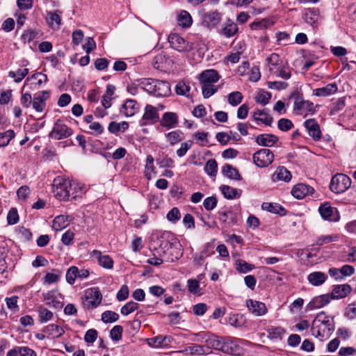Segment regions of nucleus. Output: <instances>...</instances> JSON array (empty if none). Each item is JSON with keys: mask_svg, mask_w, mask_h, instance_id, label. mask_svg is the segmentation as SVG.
<instances>
[{"mask_svg": "<svg viewBox=\"0 0 356 356\" xmlns=\"http://www.w3.org/2000/svg\"><path fill=\"white\" fill-rule=\"evenodd\" d=\"M180 218V212L177 207L172 208L167 214V219L174 223L178 221Z\"/></svg>", "mask_w": 356, "mask_h": 356, "instance_id": "nucleus-63", "label": "nucleus"}, {"mask_svg": "<svg viewBox=\"0 0 356 356\" xmlns=\"http://www.w3.org/2000/svg\"><path fill=\"white\" fill-rule=\"evenodd\" d=\"M225 338L213 334H209L205 339L208 348H213L222 353L227 351V348L225 347Z\"/></svg>", "mask_w": 356, "mask_h": 356, "instance_id": "nucleus-12", "label": "nucleus"}, {"mask_svg": "<svg viewBox=\"0 0 356 356\" xmlns=\"http://www.w3.org/2000/svg\"><path fill=\"white\" fill-rule=\"evenodd\" d=\"M238 25L234 22L228 20L222 24L220 33L225 38H229L234 36L238 32Z\"/></svg>", "mask_w": 356, "mask_h": 356, "instance_id": "nucleus-24", "label": "nucleus"}, {"mask_svg": "<svg viewBox=\"0 0 356 356\" xmlns=\"http://www.w3.org/2000/svg\"><path fill=\"white\" fill-rule=\"evenodd\" d=\"M102 296L97 288H90L85 291L82 298L84 308L90 309L97 307L102 302Z\"/></svg>", "mask_w": 356, "mask_h": 356, "instance_id": "nucleus-4", "label": "nucleus"}, {"mask_svg": "<svg viewBox=\"0 0 356 356\" xmlns=\"http://www.w3.org/2000/svg\"><path fill=\"white\" fill-rule=\"evenodd\" d=\"M47 76L42 72L33 74L31 76L28 77L24 84V87H29L32 90L39 89L42 83L47 81Z\"/></svg>", "mask_w": 356, "mask_h": 356, "instance_id": "nucleus-9", "label": "nucleus"}, {"mask_svg": "<svg viewBox=\"0 0 356 356\" xmlns=\"http://www.w3.org/2000/svg\"><path fill=\"white\" fill-rule=\"evenodd\" d=\"M123 328L121 325H115L110 332L111 338L113 341H119L122 338Z\"/></svg>", "mask_w": 356, "mask_h": 356, "instance_id": "nucleus-60", "label": "nucleus"}, {"mask_svg": "<svg viewBox=\"0 0 356 356\" xmlns=\"http://www.w3.org/2000/svg\"><path fill=\"white\" fill-rule=\"evenodd\" d=\"M177 21L179 26L184 28H188L192 24V17L189 13L182 10L177 17Z\"/></svg>", "mask_w": 356, "mask_h": 356, "instance_id": "nucleus-42", "label": "nucleus"}, {"mask_svg": "<svg viewBox=\"0 0 356 356\" xmlns=\"http://www.w3.org/2000/svg\"><path fill=\"white\" fill-rule=\"evenodd\" d=\"M52 186L55 197L60 201L75 198L78 191L81 190L77 184L60 176L54 179Z\"/></svg>", "mask_w": 356, "mask_h": 356, "instance_id": "nucleus-1", "label": "nucleus"}, {"mask_svg": "<svg viewBox=\"0 0 356 356\" xmlns=\"http://www.w3.org/2000/svg\"><path fill=\"white\" fill-rule=\"evenodd\" d=\"M193 144L192 140H188L182 143L179 149L177 150V155L179 157H183L186 155L188 149H190Z\"/></svg>", "mask_w": 356, "mask_h": 356, "instance_id": "nucleus-59", "label": "nucleus"}, {"mask_svg": "<svg viewBox=\"0 0 356 356\" xmlns=\"http://www.w3.org/2000/svg\"><path fill=\"white\" fill-rule=\"evenodd\" d=\"M277 136L271 134H262L256 137V143L260 146L272 147L277 141Z\"/></svg>", "mask_w": 356, "mask_h": 356, "instance_id": "nucleus-22", "label": "nucleus"}, {"mask_svg": "<svg viewBox=\"0 0 356 356\" xmlns=\"http://www.w3.org/2000/svg\"><path fill=\"white\" fill-rule=\"evenodd\" d=\"M68 224V217L64 215H60L54 219L52 227L56 231H60L66 227Z\"/></svg>", "mask_w": 356, "mask_h": 356, "instance_id": "nucleus-39", "label": "nucleus"}, {"mask_svg": "<svg viewBox=\"0 0 356 356\" xmlns=\"http://www.w3.org/2000/svg\"><path fill=\"white\" fill-rule=\"evenodd\" d=\"M60 13H61L59 10H56L55 12H49L47 13L48 22L51 27H59V26L60 25Z\"/></svg>", "mask_w": 356, "mask_h": 356, "instance_id": "nucleus-44", "label": "nucleus"}, {"mask_svg": "<svg viewBox=\"0 0 356 356\" xmlns=\"http://www.w3.org/2000/svg\"><path fill=\"white\" fill-rule=\"evenodd\" d=\"M327 276L324 273L315 271L308 275L307 280L312 286L322 285L327 280Z\"/></svg>", "mask_w": 356, "mask_h": 356, "instance_id": "nucleus-26", "label": "nucleus"}, {"mask_svg": "<svg viewBox=\"0 0 356 356\" xmlns=\"http://www.w3.org/2000/svg\"><path fill=\"white\" fill-rule=\"evenodd\" d=\"M271 98V94L268 92L263 91L259 92L255 97V100L257 103L262 105L267 104Z\"/></svg>", "mask_w": 356, "mask_h": 356, "instance_id": "nucleus-58", "label": "nucleus"}, {"mask_svg": "<svg viewBox=\"0 0 356 356\" xmlns=\"http://www.w3.org/2000/svg\"><path fill=\"white\" fill-rule=\"evenodd\" d=\"M305 127L308 134L314 140H318L321 138V131L319 124L315 119H308L305 122Z\"/></svg>", "mask_w": 356, "mask_h": 356, "instance_id": "nucleus-15", "label": "nucleus"}, {"mask_svg": "<svg viewBox=\"0 0 356 356\" xmlns=\"http://www.w3.org/2000/svg\"><path fill=\"white\" fill-rule=\"evenodd\" d=\"M345 99V97L339 98L336 102H334L332 104L330 110V113L332 115L336 114L337 113L341 111L344 108L346 105Z\"/></svg>", "mask_w": 356, "mask_h": 356, "instance_id": "nucleus-55", "label": "nucleus"}, {"mask_svg": "<svg viewBox=\"0 0 356 356\" xmlns=\"http://www.w3.org/2000/svg\"><path fill=\"white\" fill-rule=\"evenodd\" d=\"M293 122L286 118H282L278 121L277 127L282 131H288L293 127Z\"/></svg>", "mask_w": 356, "mask_h": 356, "instance_id": "nucleus-62", "label": "nucleus"}, {"mask_svg": "<svg viewBox=\"0 0 356 356\" xmlns=\"http://www.w3.org/2000/svg\"><path fill=\"white\" fill-rule=\"evenodd\" d=\"M72 129L65 124L61 120H57L54 124L49 136L54 140H61L70 136Z\"/></svg>", "mask_w": 356, "mask_h": 356, "instance_id": "nucleus-5", "label": "nucleus"}, {"mask_svg": "<svg viewBox=\"0 0 356 356\" xmlns=\"http://www.w3.org/2000/svg\"><path fill=\"white\" fill-rule=\"evenodd\" d=\"M338 87L337 83H329L325 87L316 88L314 90V95L318 97H327L337 92Z\"/></svg>", "mask_w": 356, "mask_h": 356, "instance_id": "nucleus-31", "label": "nucleus"}, {"mask_svg": "<svg viewBox=\"0 0 356 356\" xmlns=\"http://www.w3.org/2000/svg\"><path fill=\"white\" fill-rule=\"evenodd\" d=\"M119 319L118 314L113 311H106L102 314V321L105 323H114Z\"/></svg>", "mask_w": 356, "mask_h": 356, "instance_id": "nucleus-51", "label": "nucleus"}, {"mask_svg": "<svg viewBox=\"0 0 356 356\" xmlns=\"http://www.w3.org/2000/svg\"><path fill=\"white\" fill-rule=\"evenodd\" d=\"M351 287L347 284L334 285L330 294L331 299H341L348 296L351 292Z\"/></svg>", "mask_w": 356, "mask_h": 356, "instance_id": "nucleus-17", "label": "nucleus"}, {"mask_svg": "<svg viewBox=\"0 0 356 356\" xmlns=\"http://www.w3.org/2000/svg\"><path fill=\"white\" fill-rule=\"evenodd\" d=\"M44 332L51 336L53 338H58L63 334L64 330L58 325L49 324L45 327Z\"/></svg>", "mask_w": 356, "mask_h": 356, "instance_id": "nucleus-40", "label": "nucleus"}, {"mask_svg": "<svg viewBox=\"0 0 356 356\" xmlns=\"http://www.w3.org/2000/svg\"><path fill=\"white\" fill-rule=\"evenodd\" d=\"M351 185L350 178L342 173H337L332 177L330 184V190L335 193H342L348 190Z\"/></svg>", "mask_w": 356, "mask_h": 356, "instance_id": "nucleus-3", "label": "nucleus"}, {"mask_svg": "<svg viewBox=\"0 0 356 356\" xmlns=\"http://www.w3.org/2000/svg\"><path fill=\"white\" fill-rule=\"evenodd\" d=\"M318 211L324 220L336 222L339 219L337 209L332 207L329 202L322 204L318 208Z\"/></svg>", "mask_w": 356, "mask_h": 356, "instance_id": "nucleus-10", "label": "nucleus"}, {"mask_svg": "<svg viewBox=\"0 0 356 356\" xmlns=\"http://www.w3.org/2000/svg\"><path fill=\"white\" fill-rule=\"evenodd\" d=\"M268 336L271 339H282L285 330L281 327H273L267 330Z\"/></svg>", "mask_w": 356, "mask_h": 356, "instance_id": "nucleus-50", "label": "nucleus"}, {"mask_svg": "<svg viewBox=\"0 0 356 356\" xmlns=\"http://www.w3.org/2000/svg\"><path fill=\"white\" fill-rule=\"evenodd\" d=\"M201 85L202 95L204 98L210 97L218 90V88L213 86V84L201 83Z\"/></svg>", "mask_w": 356, "mask_h": 356, "instance_id": "nucleus-52", "label": "nucleus"}, {"mask_svg": "<svg viewBox=\"0 0 356 356\" xmlns=\"http://www.w3.org/2000/svg\"><path fill=\"white\" fill-rule=\"evenodd\" d=\"M220 220L225 224L232 226L237 223V216L232 211L222 212L220 214Z\"/></svg>", "mask_w": 356, "mask_h": 356, "instance_id": "nucleus-43", "label": "nucleus"}, {"mask_svg": "<svg viewBox=\"0 0 356 356\" xmlns=\"http://www.w3.org/2000/svg\"><path fill=\"white\" fill-rule=\"evenodd\" d=\"M203 205L206 210L211 211L217 205V199L213 196L208 197L204 200Z\"/></svg>", "mask_w": 356, "mask_h": 356, "instance_id": "nucleus-64", "label": "nucleus"}, {"mask_svg": "<svg viewBox=\"0 0 356 356\" xmlns=\"http://www.w3.org/2000/svg\"><path fill=\"white\" fill-rule=\"evenodd\" d=\"M159 120V113L157 109L152 106L147 105L145 108V113L143 116V121L145 122H141L142 124H147L148 123H154Z\"/></svg>", "mask_w": 356, "mask_h": 356, "instance_id": "nucleus-20", "label": "nucleus"}, {"mask_svg": "<svg viewBox=\"0 0 356 356\" xmlns=\"http://www.w3.org/2000/svg\"><path fill=\"white\" fill-rule=\"evenodd\" d=\"M14 137L15 132L11 129L0 133V147L7 146Z\"/></svg>", "mask_w": 356, "mask_h": 356, "instance_id": "nucleus-47", "label": "nucleus"}, {"mask_svg": "<svg viewBox=\"0 0 356 356\" xmlns=\"http://www.w3.org/2000/svg\"><path fill=\"white\" fill-rule=\"evenodd\" d=\"M224 197L228 200L238 199L241 197L242 191L232 188L227 185H222L220 187Z\"/></svg>", "mask_w": 356, "mask_h": 356, "instance_id": "nucleus-33", "label": "nucleus"}, {"mask_svg": "<svg viewBox=\"0 0 356 356\" xmlns=\"http://www.w3.org/2000/svg\"><path fill=\"white\" fill-rule=\"evenodd\" d=\"M250 343L249 341L237 338L225 337V347L227 351H224L227 354H240L241 351V346Z\"/></svg>", "mask_w": 356, "mask_h": 356, "instance_id": "nucleus-8", "label": "nucleus"}, {"mask_svg": "<svg viewBox=\"0 0 356 356\" xmlns=\"http://www.w3.org/2000/svg\"><path fill=\"white\" fill-rule=\"evenodd\" d=\"M268 66L270 73H273L282 64V61L277 54L273 53L266 58Z\"/></svg>", "mask_w": 356, "mask_h": 356, "instance_id": "nucleus-38", "label": "nucleus"}, {"mask_svg": "<svg viewBox=\"0 0 356 356\" xmlns=\"http://www.w3.org/2000/svg\"><path fill=\"white\" fill-rule=\"evenodd\" d=\"M165 339H166L165 337H163L162 336H158L154 338L148 339V343L149 346H151L152 347L157 348V347H160V346L166 345Z\"/></svg>", "mask_w": 356, "mask_h": 356, "instance_id": "nucleus-61", "label": "nucleus"}, {"mask_svg": "<svg viewBox=\"0 0 356 356\" xmlns=\"http://www.w3.org/2000/svg\"><path fill=\"white\" fill-rule=\"evenodd\" d=\"M291 178V175L290 171H289L286 168L281 166L277 168L276 171L273 173L272 176V179L274 181H289Z\"/></svg>", "mask_w": 356, "mask_h": 356, "instance_id": "nucleus-34", "label": "nucleus"}, {"mask_svg": "<svg viewBox=\"0 0 356 356\" xmlns=\"http://www.w3.org/2000/svg\"><path fill=\"white\" fill-rule=\"evenodd\" d=\"M270 24H271L268 19H264L261 21H257L251 23L250 26L252 30H260L268 28Z\"/></svg>", "mask_w": 356, "mask_h": 356, "instance_id": "nucleus-57", "label": "nucleus"}, {"mask_svg": "<svg viewBox=\"0 0 356 356\" xmlns=\"http://www.w3.org/2000/svg\"><path fill=\"white\" fill-rule=\"evenodd\" d=\"M139 305L134 301H130L125 304L120 310L123 316H127L138 309Z\"/></svg>", "mask_w": 356, "mask_h": 356, "instance_id": "nucleus-54", "label": "nucleus"}, {"mask_svg": "<svg viewBox=\"0 0 356 356\" xmlns=\"http://www.w3.org/2000/svg\"><path fill=\"white\" fill-rule=\"evenodd\" d=\"M155 86L154 92L155 96L165 97L170 94V88L168 82L156 79Z\"/></svg>", "mask_w": 356, "mask_h": 356, "instance_id": "nucleus-30", "label": "nucleus"}, {"mask_svg": "<svg viewBox=\"0 0 356 356\" xmlns=\"http://www.w3.org/2000/svg\"><path fill=\"white\" fill-rule=\"evenodd\" d=\"M246 305L251 313L257 316H261L266 314V305L261 302L249 299L246 301Z\"/></svg>", "mask_w": 356, "mask_h": 356, "instance_id": "nucleus-16", "label": "nucleus"}, {"mask_svg": "<svg viewBox=\"0 0 356 356\" xmlns=\"http://www.w3.org/2000/svg\"><path fill=\"white\" fill-rule=\"evenodd\" d=\"M168 42L172 48L179 52L187 51L192 49L189 42L176 33H172L169 35Z\"/></svg>", "mask_w": 356, "mask_h": 356, "instance_id": "nucleus-7", "label": "nucleus"}, {"mask_svg": "<svg viewBox=\"0 0 356 356\" xmlns=\"http://www.w3.org/2000/svg\"><path fill=\"white\" fill-rule=\"evenodd\" d=\"M295 96L293 110L294 111H306L314 113L315 112V106L314 103L309 100H304L300 95H293Z\"/></svg>", "mask_w": 356, "mask_h": 356, "instance_id": "nucleus-13", "label": "nucleus"}, {"mask_svg": "<svg viewBox=\"0 0 356 356\" xmlns=\"http://www.w3.org/2000/svg\"><path fill=\"white\" fill-rule=\"evenodd\" d=\"M263 210H266L273 213L284 216L286 213V209L277 203L264 202L261 205Z\"/></svg>", "mask_w": 356, "mask_h": 356, "instance_id": "nucleus-35", "label": "nucleus"}, {"mask_svg": "<svg viewBox=\"0 0 356 356\" xmlns=\"http://www.w3.org/2000/svg\"><path fill=\"white\" fill-rule=\"evenodd\" d=\"M168 141L171 145H174L184 138L183 132L179 130L172 131L165 134Z\"/></svg>", "mask_w": 356, "mask_h": 356, "instance_id": "nucleus-41", "label": "nucleus"}, {"mask_svg": "<svg viewBox=\"0 0 356 356\" xmlns=\"http://www.w3.org/2000/svg\"><path fill=\"white\" fill-rule=\"evenodd\" d=\"M89 275V272L86 268H68L66 273V280L73 284L76 279L86 278Z\"/></svg>", "mask_w": 356, "mask_h": 356, "instance_id": "nucleus-14", "label": "nucleus"}, {"mask_svg": "<svg viewBox=\"0 0 356 356\" xmlns=\"http://www.w3.org/2000/svg\"><path fill=\"white\" fill-rule=\"evenodd\" d=\"M319 10L315 8H307L303 14V19L306 23L312 26H316L319 18Z\"/></svg>", "mask_w": 356, "mask_h": 356, "instance_id": "nucleus-23", "label": "nucleus"}, {"mask_svg": "<svg viewBox=\"0 0 356 356\" xmlns=\"http://www.w3.org/2000/svg\"><path fill=\"white\" fill-rule=\"evenodd\" d=\"M334 330L333 318L325 315L324 312L318 313L313 321L312 325V335L323 340L327 339Z\"/></svg>", "mask_w": 356, "mask_h": 356, "instance_id": "nucleus-2", "label": "nucleus"}, {"mask_svg": "<svg viewBox=\"0 0 356 356\" xmlns=\"http://www.w3.org/2000/svg\"><path fill=\"white\" fill-rule=\"evenodd\" d=\"M156 79H152L149 78L139 79L140 88L147 92L148 93L153 94L155 90V83Z\"/></svg>", "mask_w": 356, "mask_h": 356, "instance_id": "nucleus-37", "label": "nucleus"}, {"mask_svg": "<svg viewBox=\"0 0 356 356\" xmlns=\"http://www.w3.org/2000/svg\"><path fill=\"white\" fill-rule=\"evenodd\" d=\"M221 14L217 10L205 13L202 17V26L211 29L216 27L221 21Z\"/></svg>", "mask_w": 356, "mask_h": 356, "instance_id": "nucleus-11", "label": "nucleus"}, {"mask_svg": "<svg viewBox=\"0 0 356 356\" xmlns=\"http://www.w3.org/2000/svg\"><path fill=\"white\" fill-rule=\"evenodd\" d=\"M222 173L231 179L240 181L242 179L238 170L230 164H225L222 168Z\"/></svg>", "mask_w": 356, "mask_h": 356, "instance_id": "nucleus-36", "label": "nucleus"}, {"mask_svg": "<svg viewBox=\"0 0 356 356\" xmlns=\"http://www.w3.org/2000/svg\"><path fill=\"white\" fill-rule=\"evenodd\" d=\"M218 72L213 69L204 70L199 76L200 83L213 84L220 79Z\"/></svg>", "mask_w": 356, "mask_h": 356, "instance_id": "nucleus-18", "label": "nucleus"}, {"mask_svg": "<svg viewBox=\"0 0 356 356\" xmlns=\"http://www.w3.org/2000/svg\"><path fill=\"white\" fill-rule=\"evenodd\" d=\"M274 160V154L268 149H261L253 154V161L259 168L269 165Z\"/></svg>", "mask_w": 356, "mask_h": 356, "instance_id": "nucleus-6", "label": "nucleus"}, {"mask_svg": "<svg viewBox=\"0 0 356 356\" xmlns=\"http://www.w3.org/2000/svg\"><path fill=\"white\" fill-rule=\"evenodd\" d=\"M139 110V104L134 99H127L120 108V113L127 117L133 116Z\"/></svg>", "mask_w": 356, "mask_h": 356, "instance_id": "nucleus-21", "label": "nucleus"}, {"mask_svg": "<svg viewBox=\"0 0 356 356\" xmlns=\"http://www.w3.org/2000/svg\"><path fill=\"white\" fill-rule=\"evenodd\" d=\"M314 188L305 184H298L293 186L291 191L292 195L297 199H302L309 194L314 193Z\"/></svg>", "mask_w": 356, "mask_h": 356, "instance_id": "nucleus-19", "label": "nucleus"}, {"mask_svg": "<svg viewBox=\"0 0 356 356\" xmlns=\"http://www.w3.org/2000/svg\"><path fill=\"white\" fill-rule=\"evenodd\" d=\"M272 74L284 79H289L291 76L289 67L282 64Z\"/></svg>", "mask_w": 356, "mask_h": 356, "instance_id": "nucleus-48", "label": "nucleus"}, {"mask_svg": "<svg viewBox=\"0 0 356 356\" xmlns=\"http://www.w3.org/2000/svg\"><path fill=\"white\" fill-rule=\"evenodd\" d=\"M204 171L210 177H216L218 172V164L216 161L213 159L207 161L204 166Z\"/></svg>", "mask_w": 356, "mask_h": 356, "instance_id": "nucleus-45", "label": "nucleus"}, {"mask_svg": "<svg viewBox=\"0 0 356 356\" xmlns=\"http://www.w3.org/2000/svg\"><path fill=\"white\" fill-rule=\"evenodd\" d=\"M92 257L98 261L99 265L102 267H113V261L111 257L106 254H102L99 250H94Z\"/></svg>", "mask_w": 356, "mask_h": 356, "instance_id": "nucleus-27", "label": "nucleus"}, {"mask_svg": "<svg viewBox=\"0 0 356 356\" xmlns=\"http://www.w3.org/2000/svg\"><path fill=\"white\" fill-rule=\"evenodd\" d=\"M29 74V69L21 68L18 69L17 72L10 71L8 76L11 78L15 79V81L17 83L20 82L27 74Z\"/></svg>", "mask_w": 356, "mask_h": 356, "instance_id": "nucleus-49", "label": "nucleus"}, {"mask_svg": "<svg viewBox=\"0 0 356 356\" xmlns=\"http://www.w3.org/2000/svg\"><path fill=\"white\" fill-rule=\"evenodd\" d=\"M53 317V313L43 307L39 309V319L40 323H46Z\"/></svg>", "mask_w": 356, "mask_h": 356, "instance_id": "nucleus-56", "label": "nucleus"}, {"mask_svg": "<svg viewBox=\"0 0 356 356\" xmlns=\"http://www.w3.org/2000/svg\"><path fill=\"white\" fill-rule=\"evenodd\" d=\"M329 273L336 280H342L352 275L354 273V268H330Z\"/></svg>", "mask_w": 356, "mask_h": 356, "instance_id": "nucleus-32", "label": "nucleus"}, {"mask_svg": "<svg viewBox=\"0 0 356 356\" xmlns=\"http://www.w3.org/2000/svg\"><path fill=\"white\" fill-rule=\"evenodd\" d=\"M56 293L57 292L55 291H50L42 294L47 305L53 307H60V302L55 300Z\"/></svg>", "mask_w": 356, "mask_h": 356, "instance_id": "nucleus-46", "label": "nucleus"}, {"mask_svg": "<svg viewBox=\"0 0 356 356\" xmlns=\"http://www.w3.org/2000/svg\"><path fill=\"white\" fill-rule=\"evenodd\" d=\"M330 294H323L314 298L309 303V307L312 309L321 308L331 301Z\"/></svg>", "mask_w": 356, "mask_h": 356, "instance_id": "nucleus-25", "label": "nucleus"}, {"mask_svg": "<svg viewBox=\"0 0 356 356\" xmlns=\"http://www.w3.org/2000/svg\"><path fill=\"white\" fill-rule=\"evenodd\" d=\"M179 353L185 355H205L211 353V351H207L204 346L198 344H192L190 346L186 347L184 349L179 350Z\"/></svg>", "mask_w": 356, "mask_h": 356, "instance_id": "nucleus-28", "label": "nucleus"}, {"mask_svg": "<svg viewBox=\"0 0 356 356\" xmlns=\"http://www.w3.org/2000/svg\"><path fill=\"white\" fill-rule=\"evenodd\" d=\"M178 123V117L176 113L167 112L165 113L162 117L161 124L168 129L174 128Z\"/></svg>", "mask_w": 356, "mask_h": 356, "instance_id": "nucleus-29", "label": "nucleus"}, {"mask_svg": "<svg viewBox=\"0 0 356 356\" xmlns=\"http://www.w3.org/2000/svg\"><path fill=\"white\" fill-rule=\"evenodd\" d=\"M228 98V102L233 106H236L243 100V95L241 92L238 91H235L229 93L227 96Z\"/></svg>", "mask_w": 356, "mask_h": 356, "instance_id": "nucleus-53", "label": "nucleus"}]
</instances>
